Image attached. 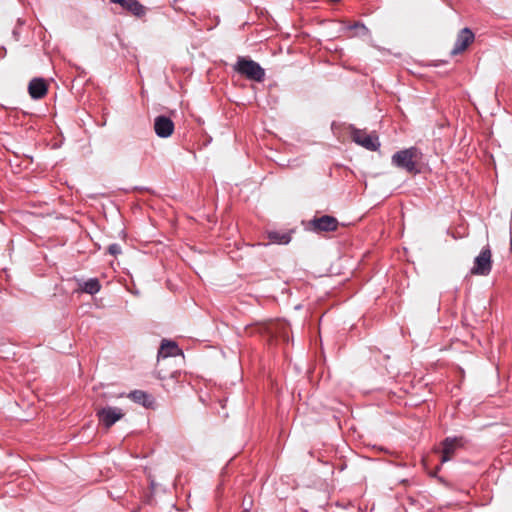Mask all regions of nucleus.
Here are the masks:
<instances>
[{
  "instance_id": "obj_5",
  "label": "nucleus",
  "mask_w": 512,
  "mask_h": 512,
  "mask_svg": "<svg viewBox=\"0 0 512 512\" xmlns=\"http://www.w3.org/2000/svg\"><path fill=\"white\" fill-rule=\"evenodd\" d=\"M491 251L489 248H484L474 260V266L471 269L473 275H488L491 271Z\"/></svg>"
},
{
  "instance_id": "obj_14",
  "label": "nucleus",
  "mask_w": 512,
  "mask_h": 512,
  "mask_svg": "<svg viewBox=\"0 0 512 512\" xmlns=\"http://www.w3.org/2000/svg\"><path fill=\"white\" fill-rule=\"evenodd\" d=\"M179 353H181V351L176 345V343L170 341H163L160 346L158 355L163 358H167L170 356H176Z\"/></svg>"
},
{
  "instance_id": "obj_8",
  "label": "nucleus",
  "mask_w": 512,
  "mask_h": 512,
  "mask_svg": "<svg viewBox=\"0 0 512 512\" xmlns=\"http://www.w3.org/2000/svg\"><path fill=\"white\" fill-rule=\"evenodd\" d=\"M474 41V34L469 28H463L457 35L455 45L451 51L452 55H458L465 51Z\"/></svg>"
},
{
  "instance_id": "obj_9",
  "label": "nucleus",
  "mask_w": 512,
  "mask_h": 512,
  "mask_svg": "<svg viewBox=\"0 0 512 512\" xmlns=\"http://www.w3.org/2000/svg\"><path fill=\"white\" fill-rule=\"evenodd\" d=\"M154 131L157 136L161 138H167L174 132V123L167 116H157L154 120Z\"/></svg>"
},
{
  "instance_id": "obj_4",
  "label": "nucleus",
  "mask_w": 512,
  "mask_h": 512,
  "mask_svg": "<svg viewBox=\"0 0 512 512\" xmlns=\"http://www.w3.org/2000/svg\"><path fill=\"white\" fill-rule=\"evenodd\" d=\"M352 140L370 151L378 150L380 142L375 133H367L365 130L353 128L351 131Z\"/></svg>"
},
{
  "instance_id": "obj_19",
  "label": "nucleus",
  "mask_w": 512,
  "mask_h": 512,
  "mask_svg": "<svg viewBox=\"0 0 512 512\" xmlns=\"http://www.w3.org/2000/svg\"><path fill=\"white\" fill-rule=\"evenodd\" d=\"M243 512H248V509H247V508H245Z\"/></svg>"
},
{
  "instance_id": "obj_2",
  "label": "nucleus",
  "mask_w": 512,
  "mask_h": 512,
  "mask_svg": "<svg viewBox=\"0 0 512 512\" xmlns=\"http://www.w3.org/2000/svg\"><path fill=\"white\" fill-rule=\"evenodd\" d=\"M421 157L422 153L418 148L410 147L396 152L392 156V163L410 174H417L419 173L418 162Z\"/></svg>"
},
{
  "instance_id": "obj_3",
  "label": "nucleus",
  "mask_w": 512,
  "mask_h": 512,
  "mask_svg": "<svg viewBox=\"0 0 512 512\" xmlns=\"http://www.w3.org/2000/svg\"><path fill=\"white\" fill-rule=\"evenodd\" d=\"M234 70L255 82H262L265 78V70L257 62L245 57H238Z\"/></svg>"
},
{
  "instance_id": "obj_16",
  "label": "nucleus",
  "mask_w": 512,
  "mask_h": 512,
  "mask_svg": "<svg viewBox=\"0 0 512 512\" xmlns=\"http://www.w3.org/2000/svg\"><path fill=\"white\" fill-rule=\"evenodd\" d=\"M268 238L271 242L276 244H288L291 241V235L289 233L279 231L269 232Z\"/></svg>"
},
{
  "instance_id": "obj_12",
  "label": "nucleus",
  "mask_w": 512,
  "mask_h": 512,
  "mask_svg": "<svg viewBox=\"0 0 512 512\" xmlns=\"http://www.w3.org/2000/svg\"><path fill=\"white\" fill-rule=\"evenodd\" d=\"M128 397L135 403L143 405L145 408H154L155 400L153 396L142 390H134L130 392Z\"/></svg>"
},
{
  "instance_id": "obj_20",
  "label": "nucleus",
  "mask_w": 512,
  "mask_h": 512,
  "mask_svg": "<svg viewBox=\"0 0 512 512\" xmlns=\"http://www.w3.org/2000/svg\"><path fill=\"white\" fill-rule=\"evenodd\" d=\"M510 245L512 246V238L510 239Z\"/></svg>"
},
{
  "instance_id": "obj_6",
  "label": "nucleus",
  "mask_w": 512,
  "mask_h": 512,
  "mask_svg": "<svg viewBox=\"0 0 512 512\" xmlns=\"http://www.w3.org/2000/svg\"><path fill=\"white\" fill-rule=\"evenodd\" d=\"M339 226L338 220L330 215H323L321 217H314L310 221V227L314 232H332L337 230Z\"/></svg>"
},
{
  "instance_id": "obj_15",
  "label": "nucleus",
  "mask_w": 512,
  "mask_h": 512,
  "mask_svg": "<svg viewBox=\"0 0 512 512\" xmlns=\"http://www.w3.org/2000/svg\"><path fill=\"white\" fill-rule=\"evenodd\" d=\"M101 289V284L97 278H91L80 284V290L90 295H94Z\"/></svg>"
},
{
  "instance_id": "obj_13",
  "label": "nucleus",
  "mask_w": 512,
  "mask_h": 512,
  "mask_svg": "<svg viewBox=\"0 0 512 512\" xmlns=\"http://www.w3.org/2000/svg\"><path fill=\"white\" fill-rule=\"evenodd\" d=\"M113 3L120 4L123 8L136 16H142L145 13L144 7L137 0H110Z\"/></svg>"
},
{
  "instance_id": "obj_18",
  "label": "nucleus",
  "mask_w": 512,
  "mask_h": 512,
  "mask_svg": "<svg viewBox=\"0 0 512 512\" xmlns=\"http://www.w3.org/2000/svg\"><path fill=\"white\" fill-rule=\"evenodd\" d=\"M108 253L112 256H117L121 253V247L120 245L113 243L108 246Z\"/></svg>"
},
{
  "instance_id": "obj_17",
  "label": "nucleus",
  "mask_w": 512,
  "mask_h": 512,
  "mask_svg": "<svg viewBox=\"0 0 512 512\" xmlns=\"http://www.w3.org/2000/svg\"><path fill=\"white\" fill-rule=\"evenodd\" d=\"M351 28L357 30V35H367L369 32L367 27L361 23H355Z\"/></svg>"
},
{
  "instance_id": "obj_7",
  "label": "nucleus",
  "mask_w": 512,
  "mask_h": 512,
  "mask_svg": "<svg viewBox=\"0 0 512 512\" xmlns=\"http://www.w3.org/2000/svg\"><path fill=\"white\" fill-rule=\"evenodd\" d=\"M97 416L106 428H110L124 416V413L117 407H105L97 410Z\"/></svg>"
},
{
  "instance_id": "obj_11",
  "label": "nucleus",
  "mask_w": 512,
  "mask_h": 512,
  "mask_svg": "<svg viewBox=\"0 0 512 512\" xmlns=\"http://www.w3.org/2000/svg\"><path fill=\"white\" fill-rule=\"evenodd\" d=\"M29 95L33 99H42L48 93V85L42 78H34L28 85Z\"/></svg>"
},
{
  "instance_id": "obj_1",
  "label": "nucleus",
  "mask_w": 512,
  "mask_h": 512,
  "mask_svg": "<svg viewBox=\"0 0 512 512\" xmlns=\"http://www.w3.org/2000/svg\"><path fill=\"white\" fill-rule=\"evenodd\" d=\"M245 332L249 335L260 334L267 337L269 343L282 340L289 341V324L282 320H267L256 322L245 328Z\"/></svg>"
},
{
  "instance_id": "obj_10",
  "label": "nucleus",
  "mask_w": 512,
  "mask_h": 512,
  "mask_svg": "<svg viewBox=\"0 0 512 512\" xmlns=\"http://www.w3.org/2000/svg\"><path fill=\"white\" fill-rule=\"evenodd\" d=\"M462 445V438H446L442 442L441 462L444 463L451 460L455 450L461 447Z\"/></svg>"
}]
</instances>
